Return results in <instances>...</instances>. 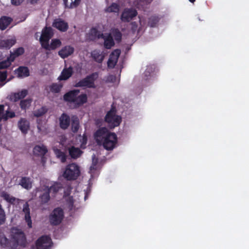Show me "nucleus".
<instances>
[{
  "mask_svg": "<svg viewBox=\"0 0 249 249\" xmlns=\"http://www.w3.org/2000/svg\"><path fill=\"white\" fill-rule=\"evenodd\" d=\"M94 136L97 143L99 145L102 144L107 150L113 149L117 143L118 138L116 134L109 132L105 127L98 129Z\"/></svg>",
  "mask_w": 249,
  "mask_h": 249,
  "instance_id": "1",
  "label": "nucleus"
},
{
  "mask_svg": "<svg viewBox=\"0 0 249 249\" xmlns=\"http://www.w3.org/2000/svg\"><path fill=\"white\" fill-rule=\"evenodd\" d=\"M79 89L69 91L64 95V100L71 104H73L74 108H78L87 103L88 97L86 94H80Z\"/></svg>",
  "mask_w": 249,
  "mask_h": 249,
  "instance_id": "2",
  "label": "nucleus"
},
{
  "mask_svg": "<svg viewBox=\"0 0 249 249\" xmlns=\"http://www.w3.org/2000/svg\"><path fill=\"white\" fill-rule=\"evenodd\" d=\"M121 121V117L116 115L115 107L112 106L105 117V121L108 124L109 126L111 128H114L120 125Z\"/></svg>",
  "mask_w": 249,
  "mask_h": 249,
  "instance_id": "3",
  "label": "nucleus"
},
{
  "mask_svg": "<svg viewBox=\"0 0 249 249\" xmlns=\"http://www.w3.org/2000/svg\"><path fill=\"white\" fill-rule=\"evenodd\" d=\"M80 174L79 167L76 164L72 163L66 166L63 176L68 180H74L77 178Z\"/></svg>",
  "mask_w": 249,
  "mask_h": 249,
  "instance_id": "4",
  "label": "nucleus"
},
{
  "mask_svg": "<svg viewBox=\"0 0 249 249\" xmlns=\"http://www.w3.org/2000/svg\"><path fill=\"white\" fill-rule=\"evenodd\" d=\"M11 239L15 240L17 248L20 247L25 248L28 245L26 236L21 229L18 228L13 229L11 234Z\"/></svg>",
  "mask_w": 249,
  "mask_h": 249,
  "instance_id": "5",
  "label": "nucleus"
},
{
  "mask_svg": "<svg viewBox=\"0 0 249 249\" xmlns=\"http://www.w3.org/2000/svg\"><path fill=\"white\" fill-rule=\"evenodd\" d=\"M98 77V73L95 72L87 75L85 78L80 80L76 83V87H86L94 88L95 87L94 82Z\"/></svg>",
  "mask_w": 249,
  "mask_h": 249,
  "instance_id": "6",
  "label": "nucleus"
},
{
  "mask_svg": "<svg viewBox=\"0 0 249 249\" xmlns=\"http://www.w3.org/2000/svg\"><path fill=\"white\" fill-rule=\"evenodd\" d=\"M64 217V212L62 209L58 207L55 208L49 216V221L52 225L57 226L60 224Z\"/></svg>",
  "mask_w": 249,
  "mask_h": 249,
  "instance_id": "7",
  "label": "nucleus"
},
{
  "mask_svg": "<svg viewBox=\"0 0 249 249\" xmlns=\"http://www.w3.org/2000/svg\"><path fill=\"white\" fill-rule=\"evenodd\" d=\"M53 244L51 237L48 235H42L36 241V249H50Z\"/></svg>",
  "mask_w": 249,
  "mask_h": 249,
  "instance_id": "8",
  "label": "nucleus"
},
{
  "mask_svg": "<svg viewBox=\"0 0 249 249\" xmlns=\"http://www.w3.org/2000/svg\"><path fill=\"white\" fill-rule=\"evenodd\" d=\"M53 30L51 27H45L43 28L39 39L41 46H42V44L49 42L50 39L53 36Z\"/></svg>",
  "mask_w": 249,
  "mask_h": 249,
  "instance_id": "9",
  "label": "nucleus"
},
{
  "mask_svg": "<svg viewBox=\"0 0 249 249\" xmlns=\"http://www.w3.org/2000/svg\"><path fill=\"white\" fill-rule=\"evenodd\" d=\"M0 246L5 249H17L15 240L8 239L4 235H0Z\"/></svg>",
  "mask_w": 249,
  "mask_h": 249,
  "instance_id": "10",
  "label": "nucleus"
},
{
  "mask_svg": "<svg viewBox=\"0 0 249 249\" xmlns=\"http://www.w3.org/2000/svg\"><path fill=\"white\" fill-rule=\"evenodd\" d=\"M28 93V91L26 89H22L20 91L18 92H12L7 97V99L13 102H16L18 100L23 99Z\"/></svg>",
  "mask_w": 249,
  "mask_h": 249,
  "instance_id": "11",
  "label": "nucleus"
},
{
  "mask_svg": "<svg viewBox=\"0 0 249 249\" xmlns=\"http://www.w3.org/2000/svg\"><path fill=\"white\" fill-rule=\"evenodd\" d=\"M52 26L62 32H66L69 28L68 23L60 18L55 19L53 22Z\"/></svg>",
  "mask_w": 249,
  "mask_h": 249,
  "instance_id": "12",
  "label": "nucleus"
},
{
  "mask_svg": "<svg viewBox=\"0 0 249 249\" xmlns=\"http://www.w3.org/2000/svg\"><path fill=\"white\" fill-rule=\"evenodd\" d=\"M137 12L135 9H126L121 15V20L124 22H129L137 15Z\"/></svg>",
  "mask_w": 249,
  "mask_h": 249,
  "instance_id": "13",
  "label": "nucleus"
},
{
  "mask_svg": "<svg viewBox=\"0 0 249 249\" xmlns=\"http://www.w3.org/2000/svg\"><path fill=\"white\" fill-rule=\"evenodd\" d=\"M120 53L121 51L119 49H116L111 53L107 61V66L108 68H113L115 67L117 63Z\"/></svg>",
  "mask_w": 249,
  "mask_h": 249,
  "instance_id": "14",
  "label": "nucleus"
},
{
  "mask_svg": "<svg viewBox=\"0 0 249 249\" xmlns=\"http://www.w3.org/2000/svg\"><path fill=\"white\" fill-rule=\"evenodd\" d=\"M71 118L66 113H63L59 118V126L63 130H66L69 127Z\"/></svg>",
  "mask_w": 249,
  "mask_h": 249,
  "instance_id": "15",
  "label": "nucleus"
},
{
  "mask_svg": "<svg viewBox=\"0 0 249 249\" xmlns=\"http://www.w3.org/2000/svg\"><path fill=\"white\" fill-rule=\"evenodd\" d=\"M104 37V35L99 31L96 28L93 27L91 28L87 35V39L90 41H94L97 39L102 38Z\"/></svg>",
  "mask_w": 249,
  "mask_h": 249,
  "instance_id": "16",
  "label": "nucleus"
},
{
  "mask_svg": "<svg viewBox=\"0 0 249 249\" xmlns=\"http://www.w3.org/2000/svg\"><path fill=\"white\" fill-rule=\"evenodd\" d=\"M61 45V42L59 39H53L50 44L48 42L46 44H42V47L46 50L51 51L56 49Z\"/></svg>",
  "mask_w": 249,
  "mask_h": 249,
  "instance_id": "17",
  "label": "nucleus"
},
{
  "mask_svg": "<svg viewBox=\"0 0 249 249\" xmlns=\"http://www.w3.org/2000/svg\"><path fill=\"white\" fill-rule=\"evenodd\" d=\"M18 127L23 134H26L30 127V123L25 118H21L18 122Z\"/></svg>",
  "mask_w": 249,
  "mask_h": 249,
  "instance_id": "18",
  "label": "nucleus"
},
{
  "mask_svg": "<svg viewBox=\"0 0 249 249\" xmlns=\"http://www.w3.org/2000/svg\"><path fill=\"white\" fill-rule=\"evenodd\" d=\"M74 52V48L70 46L63 47L58 52V55L62 58H65L71 55Z\"/></svg>",
  "mask_w": 249,
  "mask_h": 249,
  "instance_id": "19",
  "label": "nucleus"
},
{
  "mask_svg": "<svg viewBox=\"0 0 249 249\" xmlns=\"http://www.w3.org/2000/svg\"><path fill=\"white\" fill-rule=\"evenodd\" d=\"M23 212L25 213V219L27 223L29 228H31L32 227V222L31 217L30 216V212L29 207V205L27 203H26L23 205Z\"/></svg>",
  "mask_w": 249,
  "mask_h": 249,
  "instance_id": "20",
  "label": "nucleus"
},
{
  "mask_svg": "<svg viewBox=\"0 0 249 249\" xmlns=\"http://www.w3.org/2000/svg\"><path fill=\"white\" fill-rule=\"evenodd\" d=\"M15 72L18 77H26L30 75L29 70L27 67L20 66Z\"/></svg>",
  "mask_w": 249,
  "mask_h": 249,
  "instance_id": "21",
  "label": "nucleus"
},
{
  "mask_svg": "<svg viewBox=\"0 0 249 249\" xmlns=\"http://www.w3.org/2000/svg\"><path fill=\"white\" fill-rule=\"evenodd\" d=\"M71 131L76 133L78 132L80 127L79 119L76 115H72L71 117Z\"/></svg>",
  "mask_w": 249,
  "mask_h": 249,
  "instance_id": "22",
  "label": "nucleus"
},
{
  "mask_svg": "<svg viewBox=\"0 0 249 249\" xmlns=\"http://www.w3.org/2000/svg\"><path fill=\"white\" fill-rule=\"evenodd\" d=\"M69 155L72 159H76L82 154L83 152L78 147L72 146L68 149Z\"/></svg>",
  "mask_w": 249,
  "mask_h": 249,
  "instance_id": "23",
  "label": "nucleus"
},
{
  "mask_svg": "<svg viewBox=\"0 0 249 249\" xmlns=\"http://www.w3.org/2000/svg\"><path fill=\"white\" fill-rule=\"evenodd\" d=\"M72 68L70 67L68 69H64L61 72V75L59 76L60 80H66L71 77L72 74Z\"/></svg>",
  "mask_w": 249,
  "mask_h": 249,
  "instance_id": "24",
  "label": "nucleus"
},
{
  "mask_svg": "<svg viewBox=\"0 0 249 249\" xmlns=\"http://www.w3.org/2000/svg\"><path fill=\"white\" fill-rule=\"evenodd\" d=\"M16 42L15 39H8L0 40V49H9Z\"/></svg>",
  "mask_w": 249,
  "mask_h": 249,
  "instance_id": "25",
  "label": "nucleus"
},
{
  "mask_svg": "<svg viewBox=\"0 0 249 249\" xmlns=\"http://www.w3.org/2000/svg\"><path fill=\"white\" fill-rule=\"evenodd\" d=\"M160 18V17L156 15L150 16L148 18L147 25L151 28L157 27Z\"/></svg>",
  "mask_w": 249,
  "mask_h": 249,
  "instance_id": "26",
  "label": "nucleus"
},
{
  "mask_svg": "<svg viewBox=\"0 0 249 249\" xmlns=\"http://www.w3.org/2000/svg\"><path fill=\"white\" fill-rule=\"evenodd\" d=\"M19 185L27 190L30 189L32 186L31 178L29 177H22L19 182Z\"/></svg>",
  "mask_w": 249,
  "mask_h": 249,
  "instance_id": "27",
  "label": "nucleus"
},
{
  "mask_svg": "<svg viewBox=\"0 0 249 249\" xmlns=\"http://www.w3.org/2000/svg\"><path fill=\"white\" fill-rule=\"evenodd\" d=\"M91 55L94 61L99 63H102L104 59V55L98 50H93L91 53Z\"/></svg>",
  "mask_w": 249,
  "mask_h": 249,
  "instance_id": "28",
  "label": "nucleus"
},
{
  "mask_svg": "<svg viewBox=\"0 0 249 249\" xmlns=\"http://www.w3.org/2000/svg\"><path fill=\"white\" fill-rule=\"evenodd\" d=\"M12 19L8 17L2 16L0 18V29L5 30L11 23Z\"/></svg>",
  "mask_w": 249,
  "mask_h": 249,
  "instance_id": "29",
  "label": "nucleus"
},
{
  "mask_svg": "<svg viewBox=\"0 0 249 249\" xmlns=\"http://www.w3.org/2000/svg\"><path fill=\"white\" fill-rule=\"evenodd\" d=\"M104 40V46L105 48L110 49L115 44L113 37L110 34H108L107 36L104 35L102 38Z\"/></svg>",
  "mask_w": 249,
  "mask_h": 249,
  "instance_id": "30",
  "label": "nucleus"
},
{
  "mask_svg": "<svg viewBox=\"0 0 249 249\" xmlns=\"http://www.w3.org/2000/svg\"><path fill=\"white\" fill-rule=\"evenodd\" d=\"M24 52V49L23 47H19L11 53L9 59L11 61L13 62L16 57L23 54Z\"/></svg>",
  "mask_w": 249,
  "mask_h": 249,
  "instance_id": "31",
  "label": "nucleus"
},
{
  "mask_svg": "<svg viewBox=\"0 0 249 249\" xmlns=\"http://www.w3.org/2000/svg\"><path fill=\"white\" fill-rule=\"evenodd\" d=\"M48 107L45 106H44L39 108L35 110L33 113L35 117L38 118L45 115L48 111Z\"/></svg>",
  "mask_w": 249,
  "mask_h": 249,
  "instance_id": "32",
  "label": "nucleus"
},
{
  "mask_svg": "<svg viewBox=\"0 0 249 249\" xmlns=\"http://www.w3.org/2000/svg\"><path fill=\"white\" fill-rule=\"evenodd\" d=\"M33 151L35 154L44 156L47 153L48 149L47 147L43 145L41 146L36 145L34 148Z\"/></svg>",
  "mask_w": 249,
  "mask_h": 249,
  "instance_id": "33",
  "label": "nucleus"
},
{
  "mask_svg": "<svg viewBox=\"0 0 249 249\" xmlns=\"http://www.w3.org/2000/svg\"><path fill=\"white\" fill-rule=\"evenodd\" d=\"M1 196L7 202L11 204H14L15 203L16 198L11 196L5 192H2L1 194Z\"/></svg>",
  "mask_w": 249,
  "mask_h": 249,
  "instance_id": "34",
  "label": "nucleus"
},
{
  "mask_svg": "<svg viewBox=\"0 0 249 249\" xmlns=\"http://www.w3.org/2000/svg\"><path fill=\"white\" fill-rule=\"evenodd\" d=\"M44 190L45 191V192L41 195H40L39 196V198L40 199L41 204L47 203L50 200V193L49 192V191H48L46 188H45V189H44Z\"/></svg>",
  "mask_w": 249,
  "mask_h": 249,
  "instance_id": "35",
  "label": "nucleus"
},
{
  "mask_svg": "<svg viewBox=\"0 0 249 249\" xmlns=\"http://www.w3.org/2000/svg\"><path fill=\"white\" fill-rule=\"evenodd\" d=\"M54 152L58 159L61 160L62 162H65L67 160V156L65 153L58 149H54Z\"/></svg>",
  "mask_w": 249,
  "mask_h": 249,
  "instance_id": "36",
  "label": "nucleus"
},
{
  "mask_svg": "<svg viewBox=\"0 0 249 249\" xmlns=\"http://www.w3.org/2000/svg\"><path fill=\"white\" fill-rule=\"evenodd\" d=\"M31 103V99H23L20 101L19 106L22 110H25L30 107Z\"/></svg>",
  "mask_w": 249,
  "mask_h": 249,
  "instance_id": "37",
  "label": "nucleus"
},
{
  "mask_svg": "<svg viewBox=\"0 0 249 249\" xmlns=\"http://www.w3.org/2000/svg\"><path fill=\"white\" fill-rule=\"evenodd\" d=\"M16 116L15 113L14 111L6 110L5 113L0 117V121H7L9 118H13Z\"/></svg>",
  "mask_w": 249,
  "mask_h": 249,
  "instance_id": "38",
  "label": "nucleus"
},
{
  "mask_svg": "<svg viewBox=\"0 0 249 249\" xmlns=\"http://www.w3.org/2000/svg\"><path fill=\"white\" fill-rule=\"evenodd\" d=\"M119 11V6L116 3H112L111 5L107 7L105 12L107 13H118Z\"/></svg>",
  "mask_w": 249,
  "mask_h": 249,
  "instance_id": "39",
  "label": "nucleus"
},
{
  "mask_svg": "<svg viewBox=\"0 0 249 249\" xmlns=\"http://www.w3.org/2000/svg\"><path fill=\"white\" fill-rule=\"evenodd\" d=\"M151 1V0H138L136 4V6L139 9L143 10Z\"/></svg>",
  "mask_w": 249,
  "mask_h": 249,
  "instance_id": "40",
  "label": "nucleus"
},
{
  "mask_svg": "<svg viewBox=\"0 0 249 249\" xmlns=\"http://www.w3.org/2000/svg\"><path fill=\"white\" fill-rule=\"evenodd\" d=\"M46 188L49 191V192L55 194L58 192L60 189L62 188V185L59 183H55L53 185L51 186L50 188L47 187Z\"/></svg>",
  "mask_w": 249,
  "mask_h": 249,
  "instance_id": "41",
  "label": "nucleus"
},
{
  "mask_svg": "<svg viewBox=\"0 0 249 249\" xmlns=\"http://www.w3.org/2000/svg\"><path fill=\"white\" fill-rule=\"evenodd\" d=\"M62 88L61 84H58L57 83H53L50 87V90L53 93H58L60 91L61 89Z\"/></svg>",
  "mask_w": 249,
  "mask_h": 249,
  "instance_id": "42",
  "label": "nucleus"
},
{
  "mask_svg": "<svg viewBox=\"0 0 249 249\" xmlns=\"http://www.w3.org/2000/svg\"><path fill=\"white\" fill-rule=\"evenodd\" d=\"M112 36L117 41H120L122 39V35L118 29H115L112 31Z\"/></svg>",
  "mask_w": 249,
  "mask_h": 249,
  "instance_id": "43",
  "label": "nucleus"
},
{
  "mask_svg": "<svg viewBox=\"0 0 249 249\" xmlns=\"http://www.w3.org/2000/svg\"><path fill=\"white\" fill-rule=\"evenodd\" d=\"M6 221V214L2 205L0 204V226L4 224Z\"/></svg>",
  "mask_w": 249,
  "mask_h": 249,
  "instance_id": "44",
  "label": "nucleus"
},
{
  "mask_svg": "<svg viewBox=\"0 0 249 249\" xmlns=\"http://www.w3.org/2000/svg\"><path fill=\"white\" fill-rule=\"evenodd\" d=\"M11 62L9 58L7 60L0 62V69H4L9 67L11 64Z\"/></svg>",
  "mask_w": 249,
  "mask_h": 249,
  "instance_id": "45",
  "label": "nucleus"
},
{
  "mask_svg": "<svg viewBox=\"0 0 249 249\" xmlns=\"http://www.w3.org/2000/svg\"><path fill=\"white\" fill-rule=\"evenodd\" d=\"M63 1L66 7L69 8H74V5H73V0H63Z\"/></svg>",
  "mask_w": 249,
  "mask_h": 249,
  "instance_id": "46",
  "label": "nucleus"
},
{
  "mask_svg": "<svg viewBox=\"0 0 249 249\" xmlns=\"http://www.w3.org/2000/svg\"><path fill=\"white\" fill-rule=\"evenodd\" d=\"M7 77V73L6 71H0V82H4Z\"/></svg>",
  "mask_w": 249,
  "mask_h": 249,
  "instance_id": "47",
  "label": "nucleus"
},
{
  "mask_svg": "<svg viewBox=\"0 0 249 249\" xmlns=\"http://www.w3.org/2000/svg\"><path fill=\"white\" fill-rule=\"evenodd\" d=\"M138 29V24L136 22L133 21L131 23V30L134 34Z\"/></svg>",
  "mask_w": 249,
  "mask_h": 249,
  "instance_id": "48",
  "label": "nucleus"
},
{
  "mask_svg": "<svg viewBox=\"0 0 249 249\" xmlns=\"http://www.w3.org/2000/svg\"><path fill=\"white\" fill-rule=\"evenodd\" d=\"M154 69L152 66H148L146 69V73H148V75H151L154 71Z\"/></svg>",
  "mask_w": 249,
  "mask_h": 249,
  "instance_id": "49",
  "label": "nucleus"
},
{
  "mask_svg": "<svg viewBox=\"0 0 249 249\" xmlns=\"http://www.w3.org/2000/svg\"><path fill=\"white\" fill-rule=\"evenodd\" d=\"M24 0H11V2L12 4L15 5H20Z\"/></svg>",
  "mask_w": 249,
  "mask_h": 249,
  "instance_id": "50",
  "label": "nucleus"
},
{
  "mask_svg": "<svg viewBox=\"0 0 249 249\" xmlns=\"http://www.w3.org/2000/svg\"><path fill=\"white\" fill-rule=\"evenodd\" d=\"M87 136L85 134H84L82 137V140H81L82 144H86L87 143Z\"/></svg>",
  "mask_w": 249,
  "mask_h": 249,
  "instance_id": "51",
  "label": "nucleus"
},
{
  "mask_svg": "<svg viewBox=\"0 0 249 249\" xmlns=\"http://www.w3.org/2000/svg\"><path fill=\"white\" fill-rule=\"evenodd\" d=\"M96 164H97V162L96 161V162L93 161L92 164L91 166L90 167V170L91 171L92 170H96Z\"/></svg>",
  "mask_w": 249,
  "mask_h": 249,
  "instance_id": "52",
  "label": "nucleus"
},
{
  "mask_svg": "<svg viewBox=\"0 0 249 249\" xmlns=\"http://www.w3.org/2000/svg\"><path fill=\"white\" fill-rule=\"evenodd\" d=\"M4 110V106L3 105H0V117L3 114Z\"/></svg>",
  "mask_w": 249,
  "mask_h": 249,
  "instance_id": "53",
  "label": "nucleus"
},
{
  "mask_svg": "<svg viewBox=\"0 0 249 249\" xmlns=\"http://www.w3.org/2000/svg\"><path fill=\"white\" fill-rule=\"evenodd\" d=\"M80 1H81V0H74V1H73V5H74V8L78 6V5L80 3Z\"/></svg>",
  "mask_w": 249,
  "mask_h": 249,
  "instance_id": "54",
  "label": "nucleus"
},
{
  "mask_svg": "<svg viewBox=\"0 0 249 249\" xmlns=\"http://www.w3.org/2000/svg\"><path fill=\"white\" fill-rule=\"evenodd\" d=\"M144 76L146 77V78H145L146 80H148L150 79V78L151 77V75H148V73H147V72L146 73V70L144 71Z\"/></svg>",
  "mask_w": 249,
  "mask_h": 249,
  "instance_id": "55",
  "label": "nucleus"
},
{
  "mask_svg": "<svg viewBox=\"0 0 249 249\" xmlns=\"http://www.w3.org/2000/svg\"><path fill=\"white\" fill-rule=\"evenodd\" d=\"M32 4L36 3L39 0H30Z\"/></svg>",
  "mask_w": 249,
  "mask_h": 249,
  "instance_id": "56",
  "label": "nucleus"
},
{
  "mask_svg": "<svg viewBox=\"0 0 249 249\" xmlns=\"http://www.w3.org/2000/svg\"><path fill=\"white\" fill-rule=\"evenodd\" d=\"M36 248V247H35V246L34 245H32L31 247V248L30 249H35V248Z\"/></svg>",
  "mask_w": 249,
  "mask_h": 249,
  "instance_id": "57",
  "label": "nucleus"
},
{
  "mask_svg": "<svg viewBox=\"0 0 249 249\" xmlns=\"http://www.w3.org/2000/svg\"><path fill=\"white\" fill-rule=\"evenodd\" d=\"M189 0L191 3H194V2L196 1V0Z\"/></svg>",
  "mask_w": 249,
  "mask_h": 249,
  "instance_id": "58",
  "label": "nucleus"
},
{
  "mask_svg": "<svg viewBox=\"0 0 249 249\" xmlns=\"http://www.w3.org/2000/svg\"><path fill=\"white\" fill-rule=\"evenodd\" d=\"M37 128L40 130V127L38 126H37Z\"/></svg>",
  "mask_w": 249,
  "mask_h": 249,
  "instance_id": "59",
  "label": "nucleus"
}]
</instances>
